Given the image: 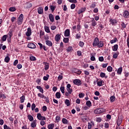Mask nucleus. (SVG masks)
<instances>
[{"mask_svg":"<svg viewBox=\"0 0 129 129\" xmlns=\"http://www.w3.org/2000/svg\"><path fill=\"white\" fill-rule=\"evenodd\" d=\"M105 109L103 108H97L94 111V113L95 114H99V113H102V112H105Z\"/></svg>","mask_w":129,"mask_h":129,"instance_id":"1","label":"nucleus"},{"mask_svg":"<svg viewBox=\"0 0 129 129\" xmlns=\"http://www.w3.org/2000/svg\"><path fill=\"white\" fill-rule=\"evenodd\" d=\"M23 21H24V15H23V14H21L19 17V18L17 21L18 24L22 25Z\"/></svg>","mask_w":129,"mask_h":129,"instance_id":"2","label":"nucleus"},{"mask_svg":"<svg viewBox=\"0 0 129 129\" xmlns=\"http://www.w3.org/2000/svg\"><path fill=\"white\" fill-rule=\"evenodd\" d=\"M25 35L27 36V37H30V36L32 35V30L31 29V27L27 28V31L25 33Z\"/></svg>","mask_w":129,"mask_h":129,"instance_id":"3","label":"nucleus"},{"mask_svg":"<svg viewBox=\"0 0 129 129\" xmlns=\"http://www.w3.org/2000/svg\"><path fill=\"white\" fill-rule=\"evenodd\" d=\"M37 117L39 120H46V117L42 116L41 113H37Z\"/></svg>","mask_w":129,"mask_h":129,"instance_id":"4","label":"nucleus"},{"mask_svg":"<svg viewBox=\"0 0 129 129\" xmlns=\"http://www.w3.org/2000/svg\"><path fill=\"white\" fill-rule=\"evenodd\" d=\"M99 42V39H98L97 37H96L93 43V47H96V46H98Z\"/></svg>","mask_w":129,"mask_h":129,"instance_id":"5","label":"nucleus"},{"mask_svg":"<svg viewBox=\"0 0 129 129\" xmlns=\"http://www.w3.org/2000/svg\"><path fill=\"white\" fill-rule=\"evenodd\" d=\"M67 90L68 92H69L70 94L72 93L73 90H72V89H71V85H70V84H68L67 85Z\"/></svg>","mask_w":129,"mask_h":129,"instance_id":"6","label":"nucleus"},{"mask_svg":"<svg viewBox=\"0 0 129 129\" xmlns=\"http://www.w3.org/2000/svg\"><path fill=\"white\" fill-rule=\"evenodd\" d=\"M73 83L76 85H78V86H80L81 85V81L79 79H76L74 80Z\"/></svg>","mask_w":129,"mask_h":129,"instance_id":"7","label":"nucleus"},{"mask_svg":"<svg viewBox=\"0 0 129 129\" xmlns=\"http://www.w3.org/2000/svg\"><path fill=\"white\" fill-rule=\"evenodd\" d=\"M28 47L30 49H35L36 48V44L32 43H28Z\"/></svg>","mask_w":129,"mask_h":129,"instance_id":"8","label":"nucleus"},{"mask_svg":"<svg viewBox=\"0 0 129 129\" xmlns=\"http://www.w3.org/2000/svg\"><path fill=\"white\" fill-rule=\"evenodd\" d=\"M60 39H61V35L59 34H57L55 36V40L56 42H59L60 41Z\"/></svg>","mask_w":129,"mask_h":129,"instance_id":"9","label":"nucleus"},{"mask_svg":"<svg viewBox=\"0 0 129 129\" xmlns=\"http://www.w3.org/2000/svg\"><path fill=\"white\" fill-rule=\"evenodd\" d=\"M86 11V8H82L81 9H80L78 11V15H80V14H82V13H84Z\"/></svg>","mask_w":129,"mask_h":129,"instance_id":"10","label":"nucleus"},{"mask_svg":"<svg viewBox=\"0 0 129 129\" xmlns=\"http://www.w3.org/2000/svg\"><path fill=\"white\" fill-rule=\"evenodd\" d=\"M92 126H94V122L91 121L90 122H89L88 124V128L91 129Z\"/></svg>","mask_w":129,"mask_h":129,"instance_id":"11","label":"nucleus"},{"mask_svg":"<svg viewBox=\"0 0 129 129\" xmlns=\"http://www.w3.org/2000/svg\"><path fill=\"white\" fill-rule=\"evenodd\" d=\"M48 17L50 21V22H51V23H53L54 22V15H53V14H50L48 15Z\"/></svg>","mask_w":129,"mask_h":129,"instance_id":"12","label":"nucleus"},{"mask_svg":"<svg viewBox=\"0 0 129 129\" xmlns=\"http://www.w3.org/2000/svg\"><path fill=\"white\" fill-rule=\"evenodd\" d=\"M103 83H104V82L102 80L97 81V84L98 86H102V85H103Z\"/></svg>","mask_w":129,"mask_h":129,"instance_id":"13","label":"nucleus"},{"mask_svg":"<svg viewBox=\"0 0 129 129\" xmlns=\"http://www.w3.org/2000/svg\"><path fill=\"white\" fill-rule=\"evenodd\" d=\"M129 15L128 11H125L123 13V17L125 18V19H128Z\"/></svg>","mask_w":129,"mask_h":129,"instance_id":"14","label":"nucleus"},{"mask_svg":"<svg viewBox=\"0 0 129 129\" xmlns=\"http://www.w3.org/2000/svg\"><path fill=\"white\" fill-rule=\"evenodd\" d=\"M65 37H69L70 36V30L69 29H67L64 32Z\"/></svg>","mask_w":129,"mask_h":129,"instance_id":"15","label":"nucleus"},{"mask_svg":"<svg viewBox=\"0 0 129 129\" xmlns=\"http://www.w3.org/2000/svg\"><path fill=\"white\" fill-rule=\"evenodd\" d=\"M118 49V45L115 44L112 47V50L114 51V52H115L117 51V49Z\"/></svg>","mask_w":129,"mask_h":129,"instance_id":"16","label":"nucleus"},{"mask_svg":"<svg viewBox=\"0 0 129 129\" xmlns=\"http://www.w3.org/2000/svg\"><path fill=\"white\" fill-rule=\"evenodd\" d=\"M110 23L111 25H112V26H114V25H115V24H116V23H117V22L116 21V20H115V19H110Z\"/></svg>","mask_w":129,"mask_h":129,"instance_id":"17","label":"nucleus"},{"mask_svg":"<svg viewBox=\"0 0 129 129\" xmlns=\"http://www.w3.org/2000/svg\"><path fill=\"white\" fill-rule=\"evenodd\" d=\"M37 89H38V90L41 92V93H44V90H43V88L42 87L40 86H36Z\"/></svg>","mask_w":129,"mask_h":129,"instance_id":"18","label":"nucleus"},{"mask_svg":"<svg viewBox=\"0 0 129 129\" xmlns=\"http://www.w3.org/2000/svg\"><path fill=\"white\" fill-rule=\"evenodd\" d=\"M121 72H122V67H120L118 69L117 71V74H118V75H121Z\"/></svg>","mask_w":129,"mask_h":129,"instance_id":"19","label":"nucleus"},{"mask_svg":"<svg viewBox=\"0 0 129 129\" xmlns=\"http://www.w3.org/2000/svg\"><path fill=\"white\" fill-rule=\"evenodd\" d=\"M45 44L47 45V46H49L50 47H52L53 46V43L50 40L45 41Z\"/></svg>","mask_w":129,"mask_h":129,"instance_id":"20","label":"nucleus"},{"mask_svg":"<svg viewBox=\"0 0 129 129\" xmlns=\"http://www.w3.org/2000/svg\"><path fill=\"white\" fill-rule=\"evenodd\" d=\"M37 120H34L32 123H31V127H36V126H37Z\"/></svg>","mask_w":129,"mask_h":129,"instance_id":"21","label":"nucleus"},{"mask_svg":"<svg viewBox=\"0 0 129 129\" xmlns=\"http://www.w3.org/2000/svg\"><path fill=\"white\" fill-rule=\"evenodd\" d=\"M38 13L39 15H42L43 14V8L39 7L38 8Z\"/></svg>","mask_w":129,"mask_h":129,"instance_id":"22","label":"nucleus"},{"mask_svg":"<svg viewBox=\"0 0 129 129\" xmlns=\"http://www.w3.org/2000/svg\"><path fill=\"white\" fill-rule=\"evenodd\" d=\"M55 126L54 123H51L48 125L47 127L48 129H53Z\"/></svg>","mask_w":129,"mask_h":129,"instance_id":"23","label":"nucleus"},{"mask_svg":"<svg viewBox=\"0 0 129 129\" xmlns=\"http://www.w3.org/2000/svg\"><path fill=\"white\" fill-rule=\"evenodd\" d=\"M27 117L30 121H33V120H34V117L31 114L28 115Z\"/></svg>","mask_w":129,"mask_h":129,"instance_id":"24","label":"nucleus"},{"mask_svg":"<svg viewBox=\"0 0 129 129\" xmlns=\"http://www.w3.org/2000/svg\"><path fill=\"white\" fill-rule=\"evenodd\" d=\"M62 122L63 123V124H68V120L65 118H63L62 119Z\"/></svg>","mask_w":129,"mask_h":129,"instance_id":"25","label":"nucleus"},{"mask_svg":"<svg viewBox=\"0 0 129 129\" xmlns=\"http://www.w3.org/2000/svg\"><path fill=\"white\" fill-rule=\"evenodd\" d=\"M86 104L88 107H91V106H92V104L91 103V102L89 100L86 102Z\"/></svg>","mask_w":129,"mask_h":129,"instance_id":"26","label":"nucleus"},{"mask_svg":"<svg viewBox=\"0 0 129 129\" xmlns=\"http://www.w3.org/2000/svg\"><path fill=\"white\" fill-rule=\"evenodd\" d=\"M92 27H95L96 25H97V23H96V21L94 20V18H93V20H92Z\"/></svg>","mask_w":129,"mask_h":129,"instance_id":"27","label":"nucleus"},{"mask_svg":"<svg viewBox=\"0 0 129 129\" xmlns=\"http://www.w3.org/2000/svg\"><path fill=\"white\" fill-rule=\"evenodd\" d=\"M26 98H25V96L23 95L22 97H20V102L21 103H24L25 100Z\"/></svg>","mask_w":129,"mask_h":129,"instance_id":"28","label":"nucleus"},{"mask_svg":"<svg viewBox=\"0 0 129 129\" xmlns=\"http://www.w3.org/2000/svg\"><path fill=\"white\" fill-rule=\"evenodd\" d=\"M103 42L100 41H99L98 43V46L99 48H101L102 47V46H103Z\"/></svg>","mask_w":129,"mask_h":129,"instance_id":"29","label":"nucleus"},{"mask_svg":"<svg viewBox=\"0 0 129 129\" xmlns=\"http://www.w3.org/2000/svg\"><path fill=\"white\" fill-rule=\"evenodd\" d=\"M29 59L30 61H36V60H37V59L36 58V57L33 55H31L29 57Z\"/></svg>","mask_w":129,"mask_h":129,"instance_id":"30","label":"nucleus"},{"mask_svg":"<svg viewBox=\"0 0 129 129\" xmlns=\"http://www.w3.org/2000/svg\"><path fill=\"white\" fill-rule=\"evenodd\" d=\"M44 30L46 33H50V28L48 26H44Z\"/></svg>","mask_w":129,"mask_h":129,"instance_id":"31","label":"nucleus"},{"mask_svg":"<svg viewBox=\"0 0 129 129\" xmlns=\"http://www.w3.org/2000/svg\"><path fill=\"white\" fill-rule=\"evenodd\" d=\"M75 72L76 73V74L80 75L82 72H81V71H80V70L75 69Z\"/></svg>","mask_w":129,"mask_h":129,"instance_id":"32","label":"nucleus"},{"mask_svg":"<svg viewBox=\"0 0 129 129\" xmlns=\"http://www.w3.org/2000/svg\"><path fill=\"white\" fill-rule=\"evenodd\" d=\"M55 96L56 97V98H61V94L60 93V92H57L55 94Z\"/></svg>","mask_w":129,"mask_h":129,"instance_id":"33","label":"nucleus"},{"mask_svg":"<svg viewBox=\"0 0 129 129\" xmlns=\"http://www.w3.org/2000/svg\"><path fill=\"white\" fill-rule=\"evenodd\" d=\"M44 65H45L44 66L45 70H48V69H49V63L47 62H45Z\"/></svg>","mask_w":129,"mask_h":129,"instance_id":"34","label":"nucleus"},{"mask_svg":"<svg viewBox=\"0 0 129 129\" xmlns=\"http://www.w3.org/2000/svg\"><path fill=\"white\" fill-rule=\"evenodd\" d=\"M49 77H50V76L49 75H46V76L43 77V80L44 81H47L48 79H49Z\"/></svg>","mask_w":129,"mask_h":129,"instance_id":"35","label":"nucleus"},{"mask_svg":"<svg viewBox=\"0 0 129 129\" xmlns=\"http://www.w3.org/2000/svg\"><path fill=\"white\" fill-rule=\"evenodd\" d=\"M37 95L38 97H40V98H46V96L43 95V94L38 93Z\"/></svg>","mask_w":129,"mask_h":129,"instance_id":"36","label":"nucleus"},{"mask_svg":"<svg viewBox=\"0 0 129 129\" xmlns=\"http://www.w3.org/2000/svg\"><path fill=\"white\" fill-rule=\"evenodd\" d=\"M116 42H117V38H114L113 39L110 40V42L111 44H113L114 43H116Z\"/></svg>","mask_w":129,"mask_h":129,"instance_id":"37","label":"nucleus"},{"mask_svg":"<svg viewBox=\"0 0 129 129\" xmlns=\"http://www.w3.org/2000/svg\"><path fill=\"white\" fill-rule=\"evenodd\" d=\"M60 90L62 93H65V88L64 87L61 86L60 88Z\"/></svg>","mask_w":129,"mask_h":129,"instance_id":"38","label":"nucleus"},{"mask_svg":"<svg viewBox=\"0 0 129 129\" xmlns=\"http://www.w3.org/2000/svg\"><path fill=\"white\" fill-rule=\"evenodd\" d=\"M115 100V97L114 96H112L110 98V101L111 102H113Z\"/></svg>","mask_w":129,"mask_h":129,"instance_id":"39","label":"nucleus"},{"mask_svg":"<svg viewBox=\"0 0 129 129\" xmlns=\"http://www.w3.org/2000/svg\"><path fill=\"white\" fill-rule=\"evenodd\" d=\"M49 8L50 9V10L52 11V12H54V11H55V9L56 8V7H55V6H53V5H50L49 6Z\"/></svg>","mask_w":129,"mask_h":129,"instance_id":"40","label":"nucleus"},{"mask_svg":"<svg viewBox=\"0 0 129 129\" xmlns=\"http://www.w3.org/2000/svg\"><path fill=\"white\" fill-rule=\"evenodd\" d=\"M65 104H66V105H67L68 106H70V101L68 99H66L65 102Z\"/></svg>","mask_w":129,"mask_h":129,"instance_id":"41","label":"nucleus"},{"mask_svg":"<svg viewBox=\"0 0 129 129\" xmlns=\"http://www.w3.org/2000/svg\"><path fill=\"white\" fill-rule=\"evenodd\" d=\"M67 1L72 4H77V0H67Z\"/></svg>","mask_w":129,"mask_h":129,"instance_id":"42","label":"nucleus"},{"mask_svg":"<svg viewBox=\"0 0 129 129\" xmlns=\"http://www.w3.org/2000/svg\"><path fill=\"white\" fill-rule=\"evenodd\" d=\"M107 70L108 72H111V71H112V68L111 66H108L107 68Z\"/></svg>","mask_w":129,"mask_h":129,"instance_id":"43","label":"nucleus"},{"mask_svg":"<svg viewBox=\"0 0 129 129\" xmlns=\"http://www.w3.org/2000/svg\"><path fill=\"white\" fill-rule=\"evenodd\" d=\"M117 124L118 126H119V125H120V124H121V120L118 119L117 120Z\"/></svg>","mask_w":129,"mask_h":129,"instance_id":"44","label":"nucleus"},{"mask_svg":"<svg viewBox=\"0 0 129 129\" xmlns=\"http://www.w3.org/2000/svg\"><path fill=\"white\" fill-rule=\"evenodd\" d=\"M72 50H73V48L72 47V46H69L67 49V51L68 52H71V51H72Z\"/></svg>","mask_w":129,"mask_h":129,"instance_id":"45","label":"nucleus"},{"mask_svg":"<svg viewBox=\"0 0 129 129\" xmlns=\"http://www.w3.org/2000/svg\"><path fill=\"white\" fill-rule=\"evenodd\" d=\"M5 61L6 63H9L10 62V57L9 56L5 57Z\"/></svg>","mask_w":129,"mask_h":129,"instance_id":"46","label":"nucleus"},{"mask_svg":"<svg viewBox=\"0 0 129 129\" xmlns=\"http://www.w3.org/2000/svg\"><path fill=\"white\" fill-rule=\"evenodd\" d=\"M79 97H80V98H83V97H84V93H80L79 94Z\"/></svg>","mask_w":129,"mask_h":129,"instance_id":"47","label":"nucleus"},{"mask_svg":"<svg viewBox=\"0 0 129 129\" xmlns=\"http://www.w3.org/2000/svg\"><path fill=\"white\" fill-rule=\"evenodd\" d=\"M101 120H102V119H101L100 117H97L96 119V121L97 122H101Z\"/></svg>","mask_w":129,"mask_h":129,"instance_id":"48","label":"nucleus"},{"mask_svg":"<svg viewBox=\"0 0 129 129\" xmlns=\"http://www.w3.org/2000/svg\"><path fill=\"white\" fill-rule=\"evenodd\" d=\"M96 6V5L95 4V3H93L91 4V5L90 6V8H91V9H94V8Z\"/></svg>","mask_w":129,"mask_h":129,"instance_id":"49","label":"nucleus"},{"mask_svg":"<svg viewBox=\"0 0 129 129\" xmlns=\"http://www.w3.org/2000/svg\"><path fill=\"white\" fill-rule=\"evenodd\" d=\"M63 41L64 43H68V42H69V38H64Z\"/></svg>","mask_w":129,"mask_h":129,"instance_id":"50","label":"nucleus"},{"mask_svg":"<svg viewBox=\"0 0 129 129\" xmlns=\"http://www.w3.org/2000/svg\"><path fill=\"white\" fill-rule=\"evenodd\" d=\"M75 8H76V5H75V4H73L71 5V10H74V9H75Z\"/></svg>","mask_w":129,"mask_h":129,"instance_id":"51","label":"nucleus"},{"mask_svg":"<svg viewBox=\"0 0 129 129\" xmlns=\"http://www.w3.org/2000/svg\"><path fill=\"white\" fill-rule=\"evenodd\" d=\"M10 12H15L16 8L15 7H11L9 9Z\"/></svg>","mask_w":129,"mask_h":129,"instance_id":"52","label":"nucleus"},{"mask_svg":"<svg viewBox=\"0 0 129 129\" xmlns=\"http://www.w3.org/2000/svg\"><path fill=\"white\" fill-rule=\"evenodd\" d=\"M100 76V77H101V78H104V77H105V73H101Z\"/></svg>","mask_w":129,"mask_h":129,"instance_id":"53","label":"nucleus"},{"mask_svg":"<svg viewBox=\"0 0 129 129\" xmlns=\"http://www.w3.org/2000/svg\"><path fill=\"white\" fill-rule=\"evenodd\" d=\"M7 35H4L2 37V40L3 41V42H5V41H6L7 40Z\"/></svg>","mask_w":129,"mask_h":129,"instance_id":"54","label":"nucleus"},{"mask_svg":"<svg viewBox=\"0 0 129 129\" xmlns=\"http://www.w3.org/2000/svg\"><path fill=\"white\" fill-rule=\"evenodd\" d=\"M36 108V104L35 103H33L31 106L32 110H34Z\"/></svg>","mask_w":129,"mask_h":129,"instance_id":"55","label":"nucleus"},{"mask_svg":"<svg viewBox=\"0 0 129 129\" xmlns=\"http://www.w3.org/2000/svg\"><path fill=\"white\" fill-rule=\"evenodd\" d=\"M79 45L80 47H83V46H84V42L83 41H80Z\"/></svg>","mask_w":129,"mask_h":129,"instance_id":"56","label":"nucleus"},{"mask_svg":"<svg viewBox=\"0 0 129 129\" xmlns=\"http://www.w3.org/2000/svg\"><path fill=\"white\" fill-rule=\"evenodd\" d=\"M104 60V58H103V56H100L99 57V61H100V62H103Z\"/></svg>","mask_w":129,"mask_h":129,"instance_id":"57","label":"nucleus"},{"mask_svg":"<svg viewBox=\"0 0 129 129\" xmlns=\"http://www.w3.org/2000/svg\"><path fill=\"white\" fill-rule=\"evenodd\" d=\"M104 127L105 128H108L109 127V124L108 123H105Z\"/></svg>","mask_w":129,"mask_h":129,"instance_id":"58","label":"nucleus"},{"mask_svg":"<svg viewBox=\"0 0 129 129\" xmlns=\"http://www.w3.org/2000/svg\"><path fill=\"white\" fill-rule=\"evenodd\" d=\"M117 56H118L117 53H116V52H115L113 55V58H114V59H116V58H117Z\"/></svg>","mask_w":129,"mask_h":129,"instance_id":"59","label":"nucleus"},{"mask_svg":"<svg viewBox=\"0 0 129 129\" xmlns=\"http://www.w3.org/2000/svg\"><path fill=\"white\" fill-rule=\"evenodd\" d=\"M55 119H56V121H57V122H59V121H60V116H56L55 117Z\"/></svg>","mask_w":129,"mask_h":129,"instance_id":"60","label":"nucleus"},{"mask_svg":"<svg viewBox=\"0 0 129 129\" xmlns=\"http://www.w3.org/2000/svg\"><path fill=\"white\" fill-rule=\"evenodd\" d=\"M40 124L43 126H44V124H46V122H45V121L42 120L40 121Z\"/></svg>","mask_w":129,"mask_h":129,"instance_id":"61","label":"nucleus"},{"mask_svg":"<svg viewBox=\"0 0 129 129\" xmlns=\"http://www.w3.org/2000/svg\"><path fill=\"white\" fill-rule=\"evenodd\" d=\"M22 67H23V66H22V64H17V68L18 69H22Z\"/></svg>","mask_w":129,"mask_h":129,"instance_id":"62","label":"nucleus"},{"mask_svg":"<svg viewBox=\"0 0 129 129\" xmlns=\"http://www.w3.org/2000/svg\"><path fill=\"white\" fill-rule=\"evenodd\" d=\"M126 42H127V46L128 48H129V36L127 37Z\"/></svg>","mask_w":129,"mask_h":129,"instance_id":"63","label":"nucleus"},{"mask_svg":"<svg viewBox=\"0 0 129 129\" xmlns=\"http://www.w3.org/2000/svg\"><path fill=\"white\" fill-rule=\"evenodd\" d=\"M4 129H11V127L8 126L7 125H4Z\"/></svg>","mask_w":129,"mask_h":129,"instance_id":"64","label":"nucleus"}]
</instances>
